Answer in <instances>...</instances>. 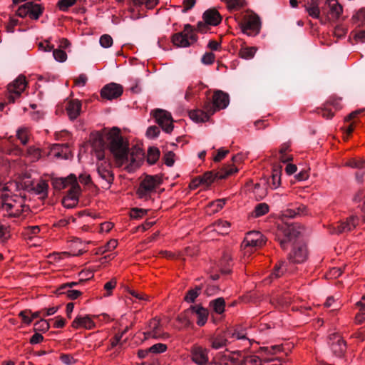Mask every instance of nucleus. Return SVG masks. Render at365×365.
I'll list each match as a JSON object with an SVG mask.
<instances>
[{
	"label": "nucleus",
	"instance_id": "obj_58",
	"mask_svg": "<svg viewBox=\"0 0 365 365\" xmlns=\"http://www.w3.org/2000/svg\"><path fill=\"white\" fill-rule=\"evenodd\" d=\"M31 313V310L25 309L19 312V317L21 318L24 324L29 325L32 322V318L30 316Z\"/></svg>",
	"mask_w": 365,
	"mask_h": 365
},
{
	"label": "nucleus",
	"instance_id": "obj_20",
	"mask_svg": "<svg viewBox=\"0 0 365 365\" xmlns=\"http://www.w3.org/2000/svg\"><path fill=\"white\" fill-rule=\"evenodd\" d=\"M230 103L229 95L222 91H216L212 96V106L217 110L225 109Z\"/></svg>",
	"mask_w": 365,
	"mask_h": 365
},
{
	"label": "nucleus",
	"instance_id": "obj_36",
	"mask_svg": "<svg viewBox=\"0 0 365 365\" xmlns=\"http://www.w3.org/2000/svg\"><path fill=\"white\" fill-rule=\"evenodd\" d=\"M210 306L212 308L213 311L218 314H222L225 312V302L222 297H219L210 302Z\"/></svg>",
	"mask_w": 365,
	"mask_h": 365
},
{
	"label": "nucleus",
	"instance_id": "obj_43",
	"mask_svg": "<svg viewBox=\"0 0 365 365\" xmlns=\"http://www.w3.org/2000/svg\"><path fill=\"white\" fill-rule=\"evenodd\" d=\"M269 210V205L265 202H262L257 204L253 212H252V216L254 217H259L262 215H266Z\"/></svg>",
	"mask_w": 365,
	"mask_h": 365
},
{
	"label": "nucleus",
	"instance_id": "obj_33",
	"mask_svg": "<svg viewBox=\"0 0 365 365\" xmlns=\"http://www.w3.org/2000/svg\"><path fill=\"white\" fill-rule=\"evenodd\" d=\"M227 336L225 335H217L210 339L211 347L214 349H221L227 345Z\"/></svg>",
	"mask_w": 365,
	"mask_h": 365
},
{
	"label": "nucleus",
	"instance_id": "obj_59",
	"mask_svg": "<svg viewBox=\"0 0 365 365\" xmlns=\"http://www.w3.org/2000/svg\"><path fill=\"white\" fill-rule=\"evenodd\" d=\"M99 42L102 47L109 48L113 44V38L110 35L104 34L101 36Z\"/></svg>",
	"mask_w": 365,
	"mask_h": 365
},
{
	"label": "nucleus",
	"instance_id": "obj_48",
	"mask_svg": "<svg viewBox=\"0 0 365 365\" xmlns=\"http://www.w3.org/2000/svg\"><path fill=\"white\" fill-rule=\"evenodd\" d=\"M225 205V199H218L210 202L207 209L210 210V213L219 212Z\"/></svg>",
	"mask_w": 365,
	"mask_h": 365
},
{
	"label": "nucleus",
	"instance_id": "obj_42",
	"mask_svg": "<svg viewBox=\"0 0 365 365\" xmlns=\"http://www.w3.org/2000/svg\"><path fill=\"white\" fill-rule=\"evenodd\" d=\"M26 157L31 162H36L41 158V150L36 146H30L26 151Z\"/></svg>",
	"mask_w": 365,
	"mask_h": 365
},
{
	"label": "nucleus",
	"instance_id": "obj_38",
	"mask_svg": "<svg viewBox=\"0 0 365 365\" xmlns=\"http://www.w3.org/2000/svg\"><path fill=\"white\" fill-rule=\"evenodd\" d=\"M203 87L204 86L200 81L195 83H191L186 90L185 98L187 101H189L195 94L197 91L202 89Z\"/></svg>",
	"mask_w": 365,
	"mask_h": 365
},
{
	"label": "nucleus",
	"instance_id": "obj_60",
	"mask_svg": "<svg viewBox=\"0 0 365 365\" xmlns=\"http://www.w3.org/2000/svg\"><path fill=\"white\" fill-rule=\"evenodd\" d=\"M17 16L20 17H26L29 15V2H26L24 4L20 6L16 11Z\"/></svg>",
	"mask_w": 365,
	"mask_h": 365
},
{
	"label": "nucleus",
	"instance_id": "obj_6",
	"mask_svg": "<svg viewBox=\"0 0 365 365\" xmlns=\"http://www.w3.org/2000/svg\"><path fill=\"white\" fill-rule=\"evenodd\" d=\"M26 77L23 75L19 76L15 80L7 86L6 95L7 102L14 103L19 98L27 86Z\"/></svg>",
	"mask_w": 365,
	"mask_h": 365
},
{
	"label": "nucleus",
	"instance_id": "obj_54",
	"mask_svg": "<svg viewBox=\"0 0 365 365\" xmlns=\"http://www.w3.org/2000/svg\"><path fill=\"white\" fill-rule=\"evenodd\" d=\"M117 285V280L115 278H112L110 281L104 284L103 289L106 292L104 294L105 297H109L112 294V291Z\"/></svg>",
	"mask_w": 365,
	"mask_h": 365
},
{
	"label": "nucleus",
	"instance_id": "obj_55",
	"mask_svg": "<svg viewBox=\"0 0 365 365\" xmlns=\"http://www.w3.org/2000/svg\"><path fill=\"white\" fill-rule=\"evenodd\" d=\"M128 331V327H126L125 329V330L123 331H122L121 333H118L116 334L114 337H113L111 339H110V349H113L115 346H117L118 345H122L123 343H121V339L123 337V336L124 335V334Z\"/></svg>",
	"mask_w": 365,
	"mask_h": 365
},
{
	"label": "nucleus",
	"instance_id": "obj_53",
	"mask_svg": "<svg viewBox=\"0 0 365 365\" xmlns=\"http://www.w3.org/2000/svg\"><path fill=\"white\" fill-rule=\"evenodd\" d=\"M77 0H59L57 6L60 11H66L76 3Z\"/></svg>",
	"mask_w": 365,
	"mask_h": 365
},
{
	"label": "nucleus",
	"instance_id": "obj_39",
	"mask_svg": "<svg viewBox=\"0 0 365 365\" xmlns=\"http://www.w3.org/2000/svg\"><path fill=\"white\" fill-rule=\"evenodd\" d=\"M203 87L204 86L200 81L195 83H191L186 90L185 98L187 101H189L195 94L197 91L202 89Z\"/></svg>",
	"mask_w": 365,
	"mask_h": 365
},
{
	"label": "nucleus",
	"instance_id": "obj_3",
	"mask_svg": "<svg viewBox=\"0 0 365 365\" xmlns=\"http://www.w3.org/2000/svg\"><path fill=\"white\" fill-rule=\"evenodd\" d=\"M161 178L158 175H145L140 181L136 191L138 198L144 200L150 199L152 194L155 192L156 188L161 184Z\"/></svg>",
	"mask_w": 365,
	"mask_h": 365
},
{
	"label": "nucleus",
	"instance_id": "obj_26",
	"mask_svg": "<svg viewBox=\"0 0 365 365\" xmlns=\"http://www.w3.org/2000/svg\"><path fill=\"white\" fill-rule=\"evenodd\" d=\"M281 237V231L277 233V238L282 249L286 250L287 245L292 242L297 235L294 233L293 227H287L283 232Z\"/></svg>",
	"mask_w": 365,
	"mask_h": 365
},
{
	"label": "nucleus",
	"instance_id": "obj_47",
	"mask_svg": "<svg viewBox=\"0 0 365 365\" xmlns=\"http://www.w3.org/2000/svg\"><path fill=\"white\" fill-rule=\"evenodd\" d=\"M352 21L358 26H365V9H360L353 16Z\"/></svg>",
	"mask_w": 365,
	"mask_h": 365
},
{
	"label": "nucleus",
	"instance_id": "obj_9",
	"mask_svg": "<svg viewBox=\"0 0 365 365\" xmlns=\"http://www.w3.org/2000/svg\"><path fill=\"white\" fill-rule=\"evenodd\" d=\"M96 167L97 173L103 183L102 186L109 187L114 179L110 163L104 158L102 160H98Z\"/></svg>",
	"mask_w": 365,
	"mask_h": 365
},
{
	"label": "nucleus",
	"instance_id": "obj_62",
	"mask_svg": "<svg viewBox=\"0 0 365 365\" xmlns=\"http://www.w3.org/2000/svg\"><path fill=\"white\" fill-rule=\"evenodd\" d=\"M215 60V55L213 53H205L202 57V62L206 65H211Z\"/></svg>",
	"mask_w": 365,
	"mask_h": 365
},
{
	"label": "nucleus",
	"instance_id": "obj_27",
	"mask_svg": "<svg viewBox=\"0 0 365 365\" xmlns=\"http://www.w3.org/2000/svg\"><path fill=\"white\" fill-rule=\"evenodd\" d=\"M291 272V269L288 268V263L286 261H279L274 267L269 279L270 282L273 279L282 277L285 273Z\"/></svg>",
	"mask_w": 365,
	"mask_h": 365
},
{
	"label": "nucleus",
	"instance_id": "obj_23",
	"mask_svg": "<svg viewBox=\"0 0 365 365\" xmlns=\"http://www.w3.org/2000/svg\"><path fill=\"white\" fill-rule=\"evenodd\" d=\"M81 193V187H74L73 190H68V194L62 200V204L66 208H73L76 207L78 202V198Z\"/></svg>",
	"mask_w": 365,
	"mask_h": 365
},
{
	"label": "nucleus",
	"instance_id": "obj_57",
	"mask_svg": "<svg viewBox=\"0 0 365 365\" xmlns=\"http://www.w3.org/2000/svg\"><path fill=\"white\" fill-rule=\"evenodd\" d=\"M53 56L58 62H64L67 59L66 53L61 49H53Z\"/></svg>",
	"mask_w": 365,
	"mask_h": 365
},
{
	"label": "nucleus",
	"instance_id": "obj_22",
	"mask_svg": "<svg viewBox=\"0 0 365 365\" xmlns=\"http://www.w3.org/2000/svg\"><path fill=\"white\" fill-rule=\"evenodd\" d=\"M326 3L329 6L327 19L329 21H337L343 13L342 6L338 3L337 0H327Z\"/></svg>",
	"mask_w": 365,
	"mask_h": 365
},
{
	"label": "nucleus",
	"instance_id": "obj_61",
	"mask_svg": "<svg viewBox=\"0 0 365 365\" xmlns=\"http://www.w3.org/2000/svg\"><path fill=\"white\" fill-rule=\"evenodd\" d=\"M229 9H239L244 5V0H227Z\"/></svg>",
	"mask_w": 365,
	"mask_h": 365
},
{
	"label": "nucleus",
	"instance_id": "obj_63",
	"mask_svg": "<svg viewBox=\"0 0 365 365\" xmlns=\"http://www.w3.org/2000/svg\"><path fill=\"white\" fill-rule=\"evenodd\" d=\"M175 154L172 151H169L164 155L163 160L166 165L171 167L175 163Z\"/></svg>",
	"mask_w": 365,
	"mask_h": 365
},
{
	"label": "nucleus",
	"instance_id": "obj_15",
	"mask_svg": "<svg viewBox=\"0 0 365 365\" xmlns=\"http://www.w3.org/2000/svg\"><path fill=\"white\" fill-rule=\"evenodd\" d=\"M241 29L242 32L248 36L257 34L260 29L259 18L256 15L246 16L241 24Z\"/></svg>",
	"mask_w": 365,
	"mask_h": 365
},
{
	"label": "nucleus",
	"instance_id": "obj_31",
	"mask_svg": "<svg viewBox=\"0 0 365 365\" xmlns=\"http://www.w3.org/2000/svg\"><path fill=\"white\" fill-rule=\"evenodd\" d=\"M48 183L43 180H40L34 185L33 190L36 194L41 195V198H45L48 195Z\"/></svg>",
	"mask_w": 365,
	"mask_h": 365
},
{
	"label": "nucleus",
	"instance_id": "obj_17",
	"mask_svg": "<svg viewBox=\"0 0 365 365\" xmlns=\"http://www.w3.org/2000/svg\"><path fill=\"white\" fill-rule=\"evenodd\" d=\"M55 189L61 190L66 188L73 190L76 185L80 187L75 175L71 174L67 178H56L52 180Z\"/></svg>",
	"mask_w": 365,
	"mask_h": 365
},
{
	"label": "nucleus",
	"instance_id": "obj_14",
	"mask_svg": "<svg viewBox=\"0 0 365 365\" xmlns=\"http://www.w3.org/2000/svg\"><path fill=\"white\" fill-rule=\"evenodd\" d=\"M236 172L237 169L233 168L226 169L225 173H217L216 174H214L212 172H207L204 173L202 175L198 176L197 178L193 180V183L199 182V183H202V185L207 187L210 185L216 178H225L226 177Z\"/></svg>",
	"mask_w": 365,
	"mask_h": 365
},
{
	"label": "nucleus",
	"instance_id": "obj_34",
	"mask_svg": "<svg viewBox=\"0 0 365 365\" xmlns=\"http://www.w3.org/2000/svg\"><path fill=\"white\" fill-rule=\"evenodd\" d=\"M43 11V7L41 4L29 2V16L34 20L38 19Z\"/></svg>",
	"mask_w": 365,
	"mask_h": 365
},
{
	"label": "nucleus",
	"instance_id": "obj_56",
	"mask_svg": "<svg viewBox=\"0 0 365 365\" xmlns=\"http://www.w3.org/2000/svg\"><path fill=\"white\" fill-rule=\"evenodd\" d=\"M325 104H327L329 107H334L335 110H339L342 108L341 98L331 97L326 102Z\"/></svg>",
	"mask_w": 365,
	"mask_h": 365
},
{
	"label": "nucleus",
	"instance_id": "obj_45",
	"mask_svg": "<svg viewBox=\"0 0 365 365\" xmlns=\"http://www.w3.org/2000/svg\"><path fill=\"white\" fill-rule=\"evenodd\" d=\"M304 9L309 16L316 19H319L320 9L317 4L312 3L309 5H304Z\"/></svg>",
	"mask_w": 365,
	"mask_h": 365
},
{
	"label": "nucleus",
	"instance_id": "obj_13",
	"mask_svg": "<svg viewBox=\"0 0 365 365\" xmlns=\"http://www.w3.org/2000/svg\"><path fill=\"white\" fill-rule=\"evenodd\" d=\"M216 112L210 103L204 106L203 110L196 109L189 112L190 118L195 123H205L210 120V117Z\"/></svg>",
	"mask_w": 365,
	"mask_h": 365
},
{
	"label": "nucleus",
	"instance_id": "obj_11",
	"mask_svg": "<svg viewBox=\"0 0 365 365\" xmlns=\"http://www.w3.org/2000/svg\"><path fill=\"white\" fill-rule=\"evenodd\" d=\"M359 224V218L356 216H351L346 221L341 222L336 225H330L328 227L331 235H340L354 230Z\"/></svg>",
	"mask_w": 365,
	"mask_h": 365
},
{
	"label": "nucleus",
	"instance_id": "obj_5",
	"mask_svg": "<svg viewBox=\"0 0 365 365\" xmlns=\"http://www.w3.org/2000/svg\"><path fill=\"white\" fill-rule=\"evenodd\" d=\"M264 243L265 239L261 232L257 231L249 232L241 245L244 255L250 257L252 252L262 247Z\"/></svg>",
	"mask_w": 365,
	"mask_h": 365
},
{
	"label": "nucleus",
	"instance_id": "obj_52",
	"mask_svg": "<svg viewBox=\"0 0 365 365\" xmlns=\"http://www.w3.org/2000/svg\"><path fill=\"white\" fill-rule=\"evenodd\" d=\"M50 328L49 323L47 320L41 319L34 324V331L46 332Z\"/></svg>",
	"mask_w": 365,
	"mask_h": 365
},
{
	"label": "nucleus",
	"instance_id": "obj_64",
	"mask_svg": "<svg viewBox=\"0 0 365 365\" xmlns=\"http://www.w3.org/2000/svg\"><path fill=\"white\" fill-rule=\"evenodd\" d=\"M352 34L356 42L365 43V30L353 31Z\"/></svg>",
	"mask_w": 365,
	"mask_h": 365
},
{
	"label": "nucleus",
	"instance_id": "obj_2",
	"mask_svg": "<svg viewBox=\"0 0 365 365\" xmlns=\"http://www.w3.org/2000/svg\"><path fill=\"white\" fill-rule=\"evenodd\" d=\"M24 199L20 196H6L2 199L0 212L9 217H19L24 210Z\"/></svg>",
	"mask_w": 365,
	"mask_h": 365
},
{
	"label": "nucleus",
	"instance_id": "obj_41",
	"mask_svg": "<svg viewBox=\"0 0 365 365\" xmlns=\"http://www.w3.org/2000/svg\"><path fill=\"white\" fill-rule=\"evenodd\" d=\"M203 87L204 86L200 81L195 83H191L186 90L185 98L187 101H189L195 94L197 91L202 89Z\"/></svg>",
	"mask_w": 365,
	"mask_h": 365
},
{
	"label": "nucleus",
	"instance_id": "obj_24",
	"mask_svg": "<svg viewBox=\"0 0 365 365\" xmlns=\"http://www.w3.org/2000/svg\"><path fill=\"white\" fill-rule=\"evenodd\" d=\"M96 324L88 315L77 316L75 319L72 322L71 327L73 329H92L95 327Z\"/></svg>",
	"mask_w": 365,
	"mask_h": 365
},
{
	"label": "nucleus",
	"instance_id": "obj_4",
	"mask_svg": "<svg viewBox=\"0 0 365 365\" xmlns=\"http://www.w3.org/2000/svg\"><path fill=\"white\" fill-rule=\"evenodd\" d=\"M196 31L197 29L190 24H185L182 31L173 35L172 42L177 47H189L197 41Z\"/></svg>",
	"mask_w": 365,
	"mask_h": 365
},
{
	"label": "nucleus",
	"instance_id": "obj_46",
	"mask_svg": "<svg viewBox=\"0 0 365 365\" xmlns=\"http://www.w3.org/2000/svg\"><path fill=\"white\" fill-rule=\"evenodd\" d=\"M256 51L255 47H242L239 51V56L247 60L251 59L254 57Z\"/></svg>",
	"mask_w": 365,
	"mask_h": 365
},
{
	"label": "nucleus",
	"instance_id": "obj_8",
	"mask_svg": "<svg viewBox=\"0 0 365 365\" xmlns=\"http://www.w3.org/2000/svg\"><path fill=\"white\" fill-rule=\"evenodd\" d=\"M202 21H199L197 24V31L201 33L205 32L207 26H216L219 25L222 19L219 11L215 9H209L202 14Z\"/></svg>",
	"mask_w": 365,
	"mask_h": 365
},
{
	"label": "nucleus",
	"instance_id": "obj_1",
	"mask_svg": "<svg viewBox=\"0 0 365 365\" xmlns=\"http://www.w3.org/2000/svg\"><path fill=\"white\" fill-rule=\"evenodd\" d=\"M107 146L113 155L118 166H123L128 160V140L121 135L120 130L117 127L104 128Z\"/></svg>",
	"mask_w": 365,
	"mask_h": 365
},
{
	"label": "nucleus",
	"instance_id": "obj_12",
	"mask_svg": "<svg viewBox=\"0 0 365 365\" xmlns=\"http://www.w3.org/2000/svg\"><path fill=\"white\" fill-rule=\"evenodd\" d=\"M153 117L165 132L170 133L173 131L174 128L173 119L170 113L165 110L156 109L153 112Z\"/></svg>",
	"mask_w": 365,
	"mask_h": 365
},
{
	"label": "nucleus",
	"instance_id": "obj_49",
	"mask_svg": "<svg viewBox=\"0 0 365 365\" xmlns=\"http://www.w3.org/2000/svg\"><path fill=\"white\" fill-rule=\"evenodd\" d=\"M240 365H261L260 359L255 355L247 356Z\"/></svg>",
	"mask_w": 365,
	"mask_h": 365
},
{
	"label": "nucleus",
	"instance_id": "obj_21",
	"mask_svg": "<svg viewBox=\"0 0 365 365\" xmlns=\"http://www.w3.org/2000/svg\"><path fill=\"white\" fill-rule=\"evenodd\" d=\"M307 257V250L305 245L302 244L297 245L289 255V263H302Z\"/></svg>",
	"mask_w": 365,
	"mask_h": 365
},
{
	"label": "nucleus",
	"instance_id": "obj_50",
	"mask_svg": "<svg viewBox=\"0 0 365 365\" xmlns=\"http://www.w3.org/2000/svg\"><path fill=\"white\" fill-rule=\"evenodd\" d=\"M17 138L19 139L21 143L23 145H26L29 141V130L28 128H19L17 131Z\"/></svg>",
	"mask_w": 365,
	"mask_h": 365
},
{
	"label": "nucleus",
	"instance_id": "obj_18",
	"mask_svg": "<svg viewBox=\"0 0 365 365\" xmlns=\"http://www.w3.org/2000/svg\"><path fill=\"white\" fill-rule=\"evenodd\" d=\"M123 91V86L115 83H110L105 86L101 91V96L107 100H113L120 97Z\"/></svg>",
	"mask_w": 365,
	"mask_h": 365
},
{
	"label": "nucleus",
	"instance_id": "obj_37",
	"mask_svg": "<svg viewBox=\"0 0 365 365\" xmlns=\"http://www.w3.org/2000/svg\"><path fill=\"white\" fill-rule=\"evenodd\" d=\"M160 152L156 147H150L147 153V162L150 165L155 164L159 159Z\"/></svg>",
	"mask_w": 365,
	"mask_h": 365
},
{
	"label": "nucleus",
	"instance_id": "obj_35",
	"mask_svg": "<svg viewBox=\"0 0 365 365\" xmlns=\"http://www.w3.org/2000/svg\"><path fill=\"white\" fill-rule=\"evenodd\" d=\"M214 230L221 235L227 234L230 227V223L225 220H217L213 224Z\"/></svg>",
	"mask_w": 365,
	"mask_h": 365
},
{
	"label": "nucleus",
	"instance_id": "obj_30",
	"mask_svg": "<svg viewBox=\"0 0 365 365\" xmlns=\"http://www.w3.org/2000/svg\"><path fill=\"white\" fill-rule=\"evenodd\" d=\"M227 338L233 339H247L250 340L247 337V333L246 331L242 328H236L234 330H227L225 332Z\"/></svg>",
	"mask_w": 365,
	"mask_h": 365
},
{
	"label": "nucleus",
	"instance_id": "obj_25",
	"mask_svg": "<svg viewBox=\"0 0 365 365\" xmlns=\"http://www.w3.org/2000/svg\"><path fill=\"white\" fill-rule=\"evenodd\" d=\"M189 311L196 317V323L198 326H204L208 318V311L201 305L191 306Z\"/></svg>",
	"mask_w": 365,
	"mask_h": 365
},
{
	"label": "nucleus",
	"instance_id": "obj_10",
	"mask_svg": "<svg viewBox=\"0 0 365 365\" xmlns=\"http://www.w3.org/2000/svg\"><path fill=\"white\" fill-rule=\"evenodd\" d=\"M128 160L125 161V169L127 171L131 173L138 169L144 158V153L143 150L138 147H132L130 150L128 149Z\"/></svg>",
	"mask_w": 365,
	"mask_h": 365
},
{
	"label": "nucleus",
	"instance_id": "obj_19",
	"mask_svg": "<svg viewBox=\"0 0 365 365\" xmlns=\"http://www.w3.org/2000/svg\"><path fill=\"white\" fill-rule=\"evenodd\" d=\"M145 339H160L168 337V334L164 333L160 326V320L155 318L151 319L148 324V329L144 333Z\"/></svg>",
	"mask_w": 365,
	"mask_h": 365
},
{
	"label": "nucleus",
	"instance_id": "obj_7",
	"mask_svg": "<svg viewBox=\"0 0 365 365\" xmlns=\"http://www.w3.org/2000/svg\"><path fill=\"white\" fill-rule=\"evenodd\" d=\"M106 134L104 129L101 131L93 132L90 134L89 142L97 160H102L105 158V142Z\"/></svg>",
	"mask_w": 365,
	"mask_h": 365
},
{
	"label": "nucleus",
	"instance_id": "obj_51",
	"mask_svg": "<svg viewBox=\"0 0 365 365\" xmlns=\"http://www.w3.org/2000/svg\"><path fill=\"white\" fill-rule=\"evenodd\" d=\"M272 187L277 188L281 184V172L278 169H274L272 174Z\"/></svg>",
	"mask_w": 365,
	"mask_h": 365
},
{
	"label": "nucleus",
	"instance_id": "obj_28",
	"mask_svg": "<svg viewBox=\"0 0 365 365\" xmlns=\"http://www.w3.org/2000/svg\"><path fill=\"white\" fill-rule=\"evenodd\" d=\"M332 339L331 348L333 353L337 356H342L346 350L345 341L337 334H334Z\"/></svg>",
	"mask_w": 365,
	"mask_h": 365
},
{
	"label": "nucleus",
	"instance_id": "obj_44",
	"mask_svg": "<svg viewBox=\"0 0 365 365\" xmlns=\"http://www.w3.org/2000/svg\"><path fill=\"white\" fill-rule=\"evenodd\" d=\"M201 290L202 287L200 286H196L195 288L189 289L184 297V300L188 303L194 302L200 294Z\"/></svg>",
	"mask_w": 365,
	"mask_h": 365
},
{
	"label": "nucleus",
	"instance_id": "obj_29",
	"mask_svg": "<svg viewBox=\"0 0 365 365\" xmlns=\"http://www.w3.org/2000/svg\"><path fill=\"white\" fill-rule=\"evenodd\" d=\"M81 103L78 100H71L68 102L66 110L70 119L74 120L80 114Z\"/></svg>",
	"mask_w": 365,
	"mask_h": 365
},
{
	"label": "nucleus",
	"instance_id": "obj_40",
	"mask_svg": "<svg viewBox=\"0 0 365 365\" xmlns=\"http://www.w3.org/2000/svg\"><path fill=\"white\" fill-rule=\"evenodd\" d=\"M203 87L204 86L200 81L195 83H191L186 90L185 98L187 101H189L195 94L197 91L202 89Z\"/></svg>",
	"mask_w": 365,
	"mask_h": 365
},
{
	"label": "nucleus",
	"instance_id": "obj_32",
	"mask_svg": "<svg viewBox=\"0 0 365 365\" xmlns=\"http://www.w3.org/2000/svg\"><path fill=\"white\" fill-rule=\"evenodd\" d=\"M307 214V207L304 205H299L295 208L287 209L284 215L289 217H295L297 216H302Z\"/></svg>",
	"mask_w": 365,
	"mask_h": 365
},
{
	"label": "nucleus",
	"instance_id": "obj_16",
	"mask_svg": "<svg viewBox=\"0 0 365 365\" xmlns=\"http://www.w3.org/2000/svg\"><path fill=\"white\" fill-rule=\"evenodd\" d=\"M209 352L206 347L195 344L190 349L191 360L197 365H206L209 361Z\"/></svg>",
	"mask_w": 365,
	"mask_h": 365
}]
</instances>
